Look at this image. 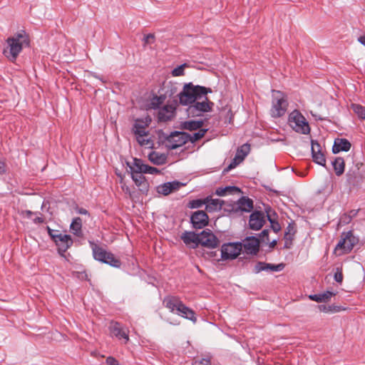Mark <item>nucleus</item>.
I'll use <instances>...</instances> for the list:
<instances>
[{
  "label": "nucleus",
  "mask_w": 365,
  "mask_h": 365,
  "mask_svg": "<svg viewBox=\"0 0 365 365\" xmlns=\"http://www.w3.org/2000/svg\"><path fill=\"white\" fill-rule=\"evenodd\" d=\"M121 183V188L122 190L125 192L128 193L130 195V190L128 185H126L125 183H123L122 181Z\"/></svg>",
  "instance_id": "54"
},
{
  "label": "nucleus",
  "mask_w": 365,
  "mask_h": 365,
  "mask_svg": "<svg viewBox=\"0 0 365 365\" xmlns=\"http://www.w3.org/2000/svg\"><path fill=\"white\" fill-rule=\"evenodd\" d=\"M344 218H345V219H343V218H342V220H343L344 222H349L350 221V218H351V217H350V216L347 217V216L345 215H344Z\"/></svg>",
  "instance_id": "60"
},
{
  "label": "nucleus",
  "mask_w": 365,
  "mask_h": 365,
  "mask_svg": "<svg viewBox=\"0 0 365 365\" xmlns=\"http://www.w3.org/2000/svg\"><path fill=\"white\" fill-rule=\"evenodd\" d=\"M187 66H188L187 63H182V64L178 66V67L175 68L172 71V72H171L172 76L174 77L184 76L185 75V68Z\"/></svg>",
  "instance_id": "35"
},
{
  "label": "nucleus",
  "mask_w": 365,
  "mask_h": 365,
  "mask_svg": "<svg viewBox=\"0 0 365 365\" xmlns=\"http://www.w3.org/2000/svg\"><path fill=\"white\" fill-rule=\"evenodd\" d=\"M351 148L350 142L345 138H337L335 140L334 145L332 147V152L334 153H338L341 151L347 152Z\"/></svg>",
  "instance_id": "21"
},
{
  "label": "nucleus",
  "mask_w": 365,
  "mask_h": 365,
  "mask_svg": "<svg viewBox=\"0 0 365 365\" xmlns=\"http://www.w3.org/2000/svg\"><path fill=\"white\" fill-rule=\"evenodd\" d=\"M333 295H334V294L331 292H324V293H322L321 294V297L322 298V300L323 301H327L329 299H330Z\"/></svg>",
  "instance_id": "51"
},
{
  "label": "nucleus",
  "mask_w": 365,
  "mask_h": 365,
  "mask_svg": "<svg viewBox=\"0 0 365 365\" xmlns=\"http://www.w3.org/2000/svg\"><path fill=\"white\" fill-rule=\"evenodd\" d=\"M143 173L132 172L131 177L140 191L143 194H146L148 191L149 185L145 177L143 175Z\"/></svg>",
  "instance_id": "19"
},
{
  "label": "nucleus",
  "mask_w": 365,
  "mask_h": 365,
  "mask_svg": "<svg viewBox=\"0 0 365 365\" xmlns=\"http://www.w3.org/2000/svg\"><path fill=\"white\" fill-rule=\"evenodd\" d=\"M209 217L202 210H197L192 213L190 217L192 227L195 229H202L208 223Z\"/></svg>",
  "instance_id": "15"
},
{
  "label": "nucleus",
  "mask_w": 365,
  "mask_h": 365,
  "mask_svg": "<svg viewBox=\"0 0 365 365\" xmlns=\"http://www.w3.org/2000/svg\"><path fill=\"white\" fill-rule=\"evenodd\" d=\"M311 144L313 161L315 163L324 167L326 165V158L324 153L322 152L320 144L317 140H312Z\"/></svg>",
  "instance_id": "14"
},
{
  "label": "nucleus",
  "mask_w": 365,
  "mask_h": 365,
  "mask_svg": "<svg viewBox=\"0 0 365 365\" xmlns=\"http://www.w3.org/2000/svg\"><path fill=\"white\" fill-rule=\"evenodd\" d=\"M145 170H143V173H148V174H156V173H159L160 171L158 168H154V167H151L148 165H147V166L145 168Z\"/></svg>",
  "instance_id": "46"
},
{
  "label": "nucleus",
  "mask_w": 365,
  "mask_h": 365,
  "mask_svg": "<svg viewBox=\"0 0 365 365\" xmlns=\"http://www.w3.org/2000/svg\"><path fill=\"white\" fill-rule=\"evenodd\" d=\"M108 329L112 336L119 340L123 339L125 344L129 341L128 331L119 322H111Z\"/></svg>",
  "instance_id": "12"
},
{
  "label": "nucleus",
  "mask_w": 365,
  "mask_h": 365,
  "mask_svg": "<svg viewBox=\"0 0 365 365\" xmlns=\"http://www.w3.org/2000/svg\"><path fill=\"white\" fill-rule=\"evenodd\" d=\"M175 108L172 105H165L158 111V120L166 122L172 119L175 114Z\"/></svg>",
  "instance_id": "20"
},
{
  "label": "nucleus",
  "mask_w": 365,
  "mask_h": 365,
  "mask_svg": "<svg viewBox=\"0 0 365 365\" xmlns=\"http://www.w3.org/2000/svg\"><path fill=\"white\" fill-rule=\"evenodd\" d=\"M237 207L242 212H250L253 208V201L247 197H242L237 201Z\"/></svg>",
  "instance_id": "24"
},
{
  "label": "nucleus",
  "mask_w": 365,
  "mask_h": 365,
  "mask_svg": "<svg viewBox=\"0 0 365 365\" xmlns=\"http://www.w3.org/2000/svg\"><path fill=\"white\" fill-rule=\"evenodd\" d=\"M242 161L240 160V158H237V155L235 156V158L232 159L230 165L225 169V171H230L232 169L237 167L240 163H241Z\"/></svg>",
  "instance_id": "42"
},
{
  "label": "nucleus",
  "mask_w": 365,
  "mask_h": 365,
  "mask_svg": "<svg viewBox=\"0 0 365 365\" xmlns=\"http://www.w3.org/2000/svg\"><path fill=\"white\" fill-rule=\"evenodd\" d=\"M148 159L153 164L160 165L165 163L167 158L165 154L151 151L148 155Z\"/></svg>",
  "instance_id": "25"
},
{
  "label": "nucleus",
  "mask_w": 365,
  "mask_h": 365,
  "mask_svg": "<svg viewBox=\"0 0 365 365\" xmlns=\"http://www.w3.org/2000/svg\"><path fill=\"white\" fill-rule=\"evenodd\" d=\"M143 41L144 46L148 44H153L155 41V36L152 34H147L144 36Z\"/></svg>",
  "instance_id": "44"
},
{
  "label": "nucleus",
  "mask_w": 365,
  "mask_h": 365,
  "mask_svg": "<svg viewBox=\"0 0 365 365\" xmlns=\"http://www.w3.org/2000/svg\"><path fill=\"white\" fill-rule=\"evenodd\" d=\"M364 36H365V34Z\"/></svg>",
  "instance_id": "62"
},
{
  "label": "nucleus",
  "mask_w": 365,
  "mask_h": 365,
  "mask_svg": "<svg viewBox=\"0 0 365 365\" xmlns=\"http://www.w3.org/2000/svg\"><path fill=\"white\" fill-rule=\"evenodd\" d=\"M242 244L247 254L256 255L259 252V240L254 236L246 237Z\"/></svg>",
  "instance_id": "17"
},
{
  "label": "nucleus",
  "mask_w": 365,
  "mask_h": 365,
  "mask_svg": "<svg viewBox=\"0 0 365 365\" xmlns=\"http://www.w3.org/2000/svg\"><path fill=\"white\" fill-rule=\"evenodd\" d=\"M203 120H185L181 123V128L184 130H196L198 129H201L203 125Z\"/></svg>",
  "instance_id": "23"
},
{
  "label": "nucleus",
  "mask_w": 365,
  "mask_h": 365,
  "mask_svg": "<svg viewBox=\"0 0 365 365\" xmlns=\"http://www.w3.org/2000/svg\"><path fill=\"white\" fill-rule=\"evenodd\" d=\"M264 269V262H257L253 268V272L258 274Z\"/></svg>",
  "instance_id": "45"
},
{
  "label": "nucleus",
  "mask_w": 365,
  "mask_h": 365,
  "mask_svg": "<svg viewBox=\"0 0 365 365\" xmlns=\"http://www.w3.org/2000/svg\"><path fill=\"white\" fill-rule=\"evenodd\" d=\"M277 96L272 100V106L270 110L271 115L273 118H279L284 115L286 113L288 103L283 97L282 93L277 91Z\"/></svg>",
  "instance_id": "9"
},
{
  "label": "nucleus",
  "mask_w": 365,
  "mask_h": 365,
  "mask_svg": "<svg viewBox=\"0 0 365 365\" xmlns=\"http://www.w3.org/2000/svg\"><path fill=\"white\" fill-rule=\"evenodd\" d=\"M313 117L316 119V120H324V118L320 117L319 115H317L316 114H312Z\"/></svg>",
  "instance_id": "59"
},
{
  "label": "nucleus",
  "mask_w": 365,
  "mask_h": 365,
  "mask_svg": "<svg viewBox=\"0 0 365 365\" xmlns=\"http://www.w3.org/2000/svg\"><path fill=\"white\" fill-rule=\"evenodd\" d=\"M190 137L185 132L175 131L165 139V146L170 150H174L182 146L187 142Z\"/></svg>",
  "instance_id": "8"
},
{
  "label": "nucleus",
  "mask_w": 365,
  "mask_h": 365,
  "mask_svg": "<svg viewBox=\"0 0 365 365\" xmlns=\"http://www.w3.org/2000/svg\"><path fill=\"white\" fill-rule=\"evenodd\" d=\"M212 89L192 83H185L178 94L180 103L187 106V113L192 117L202 116L205 113L212 111L214 103L209 101L207 95Z\"/></svg>",
  "instance_id": "1"
},
{
  "label": "nucleus",
  "mask_w": 365,
  "mask_h": 365,
  "mask_svg": "<svg viewBox=\"0 0 365 365\" xmlns=\"http://www.w3.org/2000/svg\"><path fill=\"white\" fill-rule=\"evenodd\" d=\"M288 123L298 133L307 135L310 133L308 121L298 110H294L289 113Z\"/></svg>",
  "instance_id": "5"
},
{
  "label": "nucleus",
  "mask_w": 365,
  "mask_h": 365,
  "mask_svg": "<svg viewBox=\"0 0 365 365\" xmlns=\"http://www.w3.org/2000/svg\"><path fill=\"white\" fill-rule=\"evenodd\" d=\"M225 188H227V194H233V193H237V192H240V189L235 186H227V187H225Z\"/></svg>",
  "instance_id": "47"
},
{
  "label": "nucleus",
  "mask_w": 365,
  "mask_h": 365,
  "mask_svg": "<svg viewBox=\"0 0 365 365\" xmlns=\"http://www.w3.org/2000/svg\"><path fill=\"white\" fill-rule=\"evenodd\" d=\"M227 188H225V187H218L216 190V194L219 196H225V195H227Z\"/></svg>",
  "instance_id": "53"
},
{
  "label": "nucleus",
  "mask_w": 365,
  "mask_h": 365,
  "mask_svg": "<svg viewBox=\"0 0 365 365\" xmlns=\"http://www.w3.org/2000/svg\"><path fill=\"white\" fill-rule=\"evenodd\" d=\"M356 170L354 171H349L346 173L347 177V181L349 184L352 185L353 186H356V183L359 182V180H356Z\"/></svg>",
  "instance_id": "39"
},
{
  "label": "nucleus",
  "mask_w": 365,
  "mask_h": 365,
  "mask_svg": "<svg viewBox=\"0 0 365 365\" xmlns=\"http://www.w3.org/2000/svg\"><path fill=\"white\" fill-rule=\"evenodd\" d=\"M260 238L262 241H269V230H264L259 235Z\"/></svg>",
  "instance_id": "50"
},
{
  "label": "nucleus",
  "mask_w": 365,
  "mask_h": 365,
  "mask_svg": "<svg viewBox=\"0 0 365 365\" xmlns=\"http://www.w3.org/2000/svg\"><path fill=\"white\" fill-rule=\"evenodd\" d=\"M218 238L211 232L206 229L199 234L198 244L207 248H215L219 245Z\"/></svg>",
  "instance_id": "11"
},
{
  "label": "nucleus",
  "mask_w": 365,
  "mask_h": 365,
  "mask_svg": "<svg viewBox=\"0 0 365 365\" xmlns=\"http://www.w3.org/2000/svg\"><path fill=\"white\" fill-rule=\"evenodd\" d=\"M165 97L160 96L159 97H154L150 102V108L153 109H157L160 107L161 104H163Z\"/></svg>",
  "instance_id": "37"
},
{
  "label": "nucleus",
  "mask_w": 365,
  "mask_h": 365,
  "mask_svg": "<svg viewBox=\"0 0 365 365\" xmlns=\"http://www.w3.org/2000/svg\"><path fill=\"white\" fill-rule=\"evenodd\" d=\"M192 365H210V359L209 358H196Z\"/></svg>",
  "instance_id": "41"
},
{
  "label": "nucleus",
  "mask_w": 365,
  "mask_h": 365,
  "mask_svg": "<svg viewBox=\"0 0 365 365\" xmlns=\"http://www.w3.org/2000/svg\"><path fill=\"white\" fill-rule=\"evenodd\" d=\"M106 362L107 365H120L119 362L112 356H108L106 359Z\"/></svg>",
  "instance_id": "49"
},
{
  "label": "nucleus",
  "mask_w": 365,
  "mask_h": 365,
  "mask_svg": "<svg viewBox=\"0 0 365 365\" xmlns=\"http://www.w3.org/2000/svg\"><path fill=\"white\" fill-rule=\"evenodd\" d=\"M293 230V227L290 226V225L287 227V231L285 232V234H284V238L286 240V242H285V247H287V248H289V245H288L287 244V241L289 240V241H292V235H294V232L293 233H291V232Z\"/></svg>",
  "instance_id": "40"
},
{
  "label": "nucleus",
  "mask_w": 365,
  "mask_h": 365,
  "mask_svg": "<svg viewBox=\"0 0 365 365\" xmlns=\"http://www.w3.org/2000/svg\"><path fill=\"white\" fill-rule=\"evenodd\" d=\"M357 242L358 239L353 235L351 231L343 232L340 240L334 248V252L337 256L349 253Z\"/></svg>",
  "instance_id": "6"
},
{
  "label": "nucleus",
  "mask_w": 365,
  "mask_h": 365,
  "mask_svg": "<svg viewBox=\"0 0 365 365\" xmlns=\"http://www.w3.org/2000/svg\"><path fill=\"white\" fill-rule=\"evenodd\" d=\"M319 309L321 312L328 313V312H336L340 310V308L335 306H327V305H319Z\"/></svg>",
  "instance_id": "38"
},
{
  "label": "nucleus",
  "mask_w": 365,
  "mask_h": 365,
  "mask_svg": "<svg viewBox=\"0 0 365 365\" xmlns=\"http://www.w3.org/2000/svg\"><path fill=\"white\" fill-rule=\"evenodd\" d=\"M89 243L93 251V257L96 260L116 268H119L121 266L120 260L116 258L113 253L106 251L93 242H89Z\"/></svg>",
  "instance_id": "4"
},
{
  "label": "nucleus",
  "mask_w": 365,
  "mask_h": 365,
  "mask_svg": "<svg viewBox=\"0 0 365 365\" xmlns=\"http://www.w3.org/2000/svg\"><path fill=\"white\" fill-rule=\"evenodd\" d=\"M265 223V216L262 212L254 211L250 216L249 225L253 230H260Z\"/></svg>",
  "instance_id": "16"
},
{
  "label": "nucleus",
  "mask_w": 365,
  "mask_h": 365,
  "mask_svg": "<svg viewBox=\"0 0 365 365\" xmlns=\"http://www.w3.org/2000/svg\"><path fill=\"white\" fill-rule=\"evenodd\" d=\"M56 240H53L57 247L58 252L64 256L65 252L72 246L73 241L69 235L61 234L55 236Z\"/></svg>",
  "instance_id": "13"
},
{
  "label": "nucleus",
  "mask_w": 365,
  "mask_h": 365,
  "mask_svg": "<svg viewBox=\"0 0 365 365\" xmlns=\"http://www.w3.org/2000/svg\"><path fill=\"white\" fill-rule=\"evenodd\" d=\"M206 203L205 199H195L190 200L187 205V207L190 209L200 208Z\"/></svg>",
  "instance_id": "36"
},
{
  "label": "nucleus",
  "mask_w": 365,
  "mask_h": 365,
  "mask_svg": "<svg viewBox=\"0 0 365 365\" xmlns=\"http://www.w3.org/2000/svg\"><path fill=\"white\" fill-rule=\"evenodd\" d=\"M6 47L4 48V55L10 61H15L19 53L30 44L29 36L24 30H21L6 39Z\"/></svg>",
  "instance_id": "2"
},
{
  "label": "nucleus",
  "mask_w": 365,
  "mask_h": 365,
  "mask_svg": "<svg viewBox=\"0 0 365 365\" xmlns=\"http://www.w3.org/2000/svg\"><path fill=\"white\" fill-rule=\"evenodd\" d=\"M206 202L205 209L209 212H212L217 210H220L222 206V201L219 199H213L211 197H207L205 198Z\"/></svg>",
  "instance_id": "22"
},
{
  "label": "nucleus",
  "mask_w": 365,
  "mask_h": 365,
  "mask_svg": "<svg viewBox=\"0 0 365 365\" xmlns=\"http://www.w3.org/2000/svg\"><path fill=\"white\" fill-rule=\"evenodd\" d=\"M332 165L336 175H341L344 171V160L341 158H336L333 162Z\"/></svg>",
  "instance_id": "28"
},
{
  "label": "nucleus",
  "mask_w": 365,
  "mask_h": 365,
  "mask_svg": "<svg viewBox=\"0 0 365 365\" xmlns=\"http://www.w3.org/2000/svg\"><path fill=\"white\" fill-rule=\"evenodd\" d=\"M250 151V145L248 143H245L237 148L235 155H237V158H240V160L243 161L245 157L249 154Z\"/></svg>",
  "instance_id": "30"
},
{
  "label": "nucleus",
  "mask_w": 365,
  "mask_h": 365,
  "mask_svg": "<svg viewBox=\"0 0 365 365\" xmlns=\"http://www.w3.org/2000/svg\"><path fill=\"white\" fill-rule=\"evenodd\" d=\"M285 265L284 263H279L278 264H273L264 262V269L265 272H280L283 270Z\"/></svg>",
  "instance_id": "34"
},
{
  "label": "nucleus",
  "mask_w": 365,
  "mask_h": 365,
  "mask_svg": "<svg viewBox=\"0 0 365 365\" xmlns=\"http://www.w3.org/2000/svg\"><path fill=\"white\" fill-rule=\"evenodd\" d=\"M146 166L147 165L144 164L142 160L134 158L133 165H130L129 168L131 170V172L143 173Z\"/></svg>",
  "instance_id": "29"
},
{
  "label": "nucleus",
  "mask_w": 365,
  "mask_h": 365,
  "mask_svg": "<svg viewBox=\"0 0 365 365\" xmlns=\"http://www.w3.org/2000/svg\"><path fill=\"white\" fill-rule=\"evenodd\" d=\"M181 238L184 243L187 245H189L191 243L197 245L199 240V234H196L193 232H185L182 235Z\"/></svg>",
  "instance_id": "27"
},
{
  "label": "nucleus",
  "mask_w": 365,
  "mask_h": 365,
  "mask_svg": "<svg viewBox=\"0 0 365 365\" xmlns=\"http://www.w3.org/2000/svg\"><path fill=\"white\" fill-rule=\"evenodd\" d=\"M23 213H25L26 217H29V218H30L31 217V215H33L38 214V212H32L31 210H25V211L23 212Z\"/></svg>",
  "instance_id": "56"
},
{
  "label": "nucleus",
  "mask_w": 365,
  "mask_h": 365,
  "mask_svg": "<svg viewBox=\"0 0 365 365\" xmlns=\"http://www.w3.org/2000/svg\"><path fill=\"white\" fill-rule=\"evenodd\" d=\"M181 185H182V184L176 180L165 182L157 187V192L159 194L166 196L171 192L178 190Z\"/></svg>",
  "instance_id": "18"
},
{
  "label": "nucleus",
  "mask_w": 365,
  "mask_h": 365,
  "mask_svg": "<svg viewBox=\"0 0 365 365\" xmlns=\"http://www.w3.org/2000/svg\"><path fill=\"white\" fill-rule=\"evenodd\" d=\"M275 216H276L275 212H274L273 215H271L267 212V217L271 224V227H272V230L275 233H277L281 230V226H280L279 223L277 221Z\"/></svg>",
  "instance_id": "31"
},
{
  "label": "nucleus",
  "mask_w": 365,
  "mask_h": 365,
  "mask_svg": "<svg viewBox=\"0 0 365 365\" xmlns=\"http://www.w3.org/2000/svg\"><path fill=\"white\" fill-rule=\"evenodd\" d=\"M70 229L71 232L77 236L81 237L83 235L82 232V220L79 217H76L73 219L72 222L70 225Z\"/></svg>",
  "instance_id": "26"
},
{
  "label": "nucleus",
  "mask_w": 365,
  "mask_h": 365,
  "mask_svg": "<svg viewBox=\"0 0 365 365\" xmlns=\"http://www.w3.org/2000/svg\"><path fill=\"white\" fill-rule=\"evenodd\" d=\"M207 129H200L197 132L193 133V134H188V136L190 137L187 139V142L190 141L192 143H195L198 140L201 139L207 133Z\"/></svg>",
  "instance_id": "33"
},
{
  "label": "nucleus",
  "mask_w": 365,
  "mask_h": 365,
  "mask_svg": "<svg viewBox=\"0 0 365 365\" xmlns=\"http://www.w3.org/2000/svg\"><path fill=\"white\" fill-rule=\"evenodd\" d=\"M46 230L48 235L51 237L53 241L56 240V237L54 236H58V235L62 234L59 230H53L48 226L46 227Z\"/></svg>",
  "instance_id": "43"
},
{
  "label": "nucleus",
  "mask_w": 365,
  "mask_h": 365,
  "mask_svg": "<svg viewBox=\"0 0 365 365\" xmlns=\"http://www.w3.org/2000/svg\"><path fill=\"white\" fill-rule=\"evenodd\" d=\"M309 297L312 300L317 302H323L322 298L321 297V294H311V295H309Z\"/></svg>",
  "instance_id": "52"
},
{
  "label": "nucleus",
  "mask_w": 365,
  "mask_h": 365,
  "mask_svg": "<svg viewBox=\"0 0 365 365\" xmlns=\"http://www.w3.org/2000/svg\"><path fill=\"white\" fill-rule=\"evenodd\" d=\"M334 279L336 282L341 283L343 280V274L341 270L338 268L336 272L334 273Z\"/></svg>",
  "instance_id": "48"
},
{
  "label": "nucleus",
  "mask_w": 365,
  "mask_h": 365,
  "mask_svg": "<svg viewBox=\"0 0 365 365\" xmlns=\"http://www.w3.org/2000/svg\"><path fill=\"white\" fill-rule=\"evenodd\" d=\"M151 122V119L149 117L145 118H138L135 120L133 128V132L136 137L138 143L140 145H147L149 143V140L145 139L148 135L147 128Z\"/></svg>",
  "instance_id": "7"
},
{
  "label": "nucleus",
  "mask_w": 365,
  "mask_h": 365,
  "mask_svg": "<svg viewBox=\"0 0 365 365\" xmlns=\"http://www.w3.org/2000/svg\"><path fill=\"white\" fill-rule=\"evenodd\" d=\"M78 213L81 214V215H87L88 212L87 210H86L84 208H79L78 210Z\"/></svg>",
  "instance_id": "57"
},
{
  "label": "nucleus",
  "mask_w": 365,
  "mask_h": 365,
  "mask_svg": "<svg viewBox=\"0 0 365 365\" xmlns=\"http://www.w3.org/2000/svg\"><path fill=\"white\" fill-rule=\"evenodd\" d=\"M43 222H44V220H43V218L41 216L36 217L34 220V222L35 224H41V223H43Z\"/></svg>",
  "instance_id": "55"
},
{
  "label": "nucleus",
  "mask_w": 365,
  "mask_h": 365,
  "mask_svg": "<svg viewBox=\"0 0 365 365\" xmlns=\"http://www.w3.org/2000/svg\"><path fill=\"white\" fill-rule=\"evenodd\" d=\"M163 304L171 312L176 313L193 322H196L197 319L194 311L185 306L179 298L167 297L164 299Z\"/></svg>",
  "instance_id": "3"
},
{
  "label": "nucleus",
  "mask_w": 365,
  "mask_h": 365,
  "mask_svg": "<svg viewBox=\"0 0 365 365\" xmlns=\"http://www.w3.org/2000/svg\"><path fill=\"white\" fill-rule=\"evenodd\" d=\"M242 250V242L224 244L221 248V257L222 259H235L240 254Z\"/></svg>",
  "instance_id": "10"
},
{
  "label": "nucleus",
  "mask_w": 365,
  "mask_h": 365,
  "mask_svg": "<svg viewBox=\"0 0 365 365\" xmlns=\"http://www.w3.org/2000/svg\"><path fill=\"white\" fill-rule=\"evenodd\" d=\"M351 108L359 118L365 120V107L359 104L351 103Z\"/></svg>",
  "instance_id": "32"
},
{
  "label": "nucleus",
  "mask_w": 365,
  "mask_h": 365,
  "mask_svg": "<svg viewBox=\"0 0 365 365\" xmlns=\"http://www.w3.org/2000/svg\"><path fill=\"white\" fill-rule=\"evenodd\" d=\"M277 244V240H272L271 242H270V247H274Z\"/></svg>",
  "instance_id": "61"
},
{
  "label": "nucleus",
  "mask_w": 365,
  "mask_h": 365,
  "mask_svg": "<svg viewBox=\"0 0 365 365\" xmlns=\"http://www.w3.org/2000/svg\"><path fill=\"white\" fill-rule=\"evenodd\" d=\"M358 41L365 46V36L364 35L359 37Z\"/></svg>",
  "instance_id": "58"
}]
</instances>
